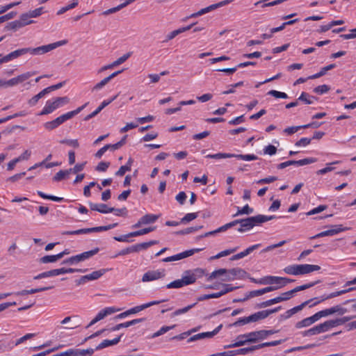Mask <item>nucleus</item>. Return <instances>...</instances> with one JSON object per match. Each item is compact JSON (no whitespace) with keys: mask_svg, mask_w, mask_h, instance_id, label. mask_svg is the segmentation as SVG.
Segmentation results:
<instances>
[{"mask_svg":"<svg viewBox=\"0 0 356 356\" xmlns=\"http://www.w3.org/2000/svg\"><path fill=\"white\" fill-rule=\"evenodd\" d=\"M67 43V40H63L60 41H57L54 43L40 46L38 47H25L22 49H18L15 50L10 54H12L13 58L15 59L21 56H23L26 54H30L33 56H40L45 54L59 47L63 46Z\"/></svg>","mask_w":356,"mask_h":356,"instance_id":"1","label":"nucleus"},{"mask_svg":"<svg viewBox=\"0 0 356 356\" xmlns=\"http://www.w3.org/2000/svg\"><path fill=\"white\" fill-rule=\"evenodd\" d=\"M274 218H276L275 216H265L259 214L245 219H237L228 222L227 224L231 225L230 228L237 224H240V227L238 229V231L239 232H244L251 229L256 225H261Z\"/></svg>","mask_w":356,"mask_h":356,"instance_id":"2","label":"nucleus"},{"mask_svg":"<svg viewBox=\"0 0 356 356\" xmlns=\"http://www.w3.org/2000/svg\"><path fill=\"white\" fill-rule=\"evenodd\" d=\"M321 269V266L312 264H292L289 265L283 268V271L291 275H302L317 271Z\"/></svg>","mask_w":356,"mask_h":356,"instance_id":"3","label":"nucleus"},{"mask_svg":"<svg viewBox=\"0 0 356 356\" xmlns=\"http://www.w3.org/2000/svg\"><path fill=\"white\" fill-rule=\"evenodd\" d=\"M88 103H86L81 106L78 107L76 109L64 113L59 117L56 118L52 121L47 122L44 124V127L49 131L54 130L58 127L60 124L64 123L65 121L72 118L74 116L79 114L86 106Z\"/></svg>","mask_w":356,"mask_h":356,"instance_id":"4","label":"nucleus"},{"mask_svg":"<svg viewBox=\"0 0 356 356\" xmlns=\"http://www.w3.org/2000/svg\"><path fill=\"white\" fill-rule=\"evenodd\" d=\"M69 102L70 99L67 97H59L49 99L46 102L45 106L38 115H44L51 113L58 108L68 104Z\"/></svg>","mask_w":356,"mask_h":356,"instance_id":"5","label":"nucleus"},{"mask_svg":"<svg viewBox=\"0 0 356 356\" xmlns=\"http://www.w3.org/2000/svg\"><path fill=\"white\" fill-rule=\"evenodd\" d=\"M157 241H149L148 242H144L141 243H137L134 245L129 246L124 249L121 250L116 254L112 257V258H116L118 256H123L134 252H138L141 250H146L153 245L157 244Z\"/></svg>","mask_w":356,"mask_h":356,"instance_id":"6","label":"nucleus"},{"mask_svg":"<svg viewBox=\"0 0 356 356\" xmlns=\"http://www.w3.org/2000/svg\"><path fill=\"white\" fill-rule=\"evenodd\" d=\"M205 274V270L200 268L193 270H188L184 272L181 280L184 286L194 284L199 278L202 277Z\"/></svg>","mask_w":356,"mask_h":356,"instance_id":"7","label":"nucleus"},{"mask_svg":"<svg viewBox=\"0 0 356 356\" xmlns=\"http://www.w3.org/2000/svg\"><path fill=\"white\" fill-rule=\"evenodd\" d=\"M165 302L164 300H154V301H151V302H147V303H145V304H143V305H138V306H136L134 307H132L124 312H122L119 314H118L115 318L116 319H122V318H126L127 316L131 315V314H136V313H138L151 306H153V305H159L161 302Z\"/></svg>","mask_w":356,"mask_h":356,"instance_id":"8","label":"nucleus"},{"mask_svg":"<svg viewBox=\"0 0 356 356\" xmlns=\"http://www.w3.org/2000/svg\"><path fill=\"white\" fill-rule=\"evenodd\" d=\"M334 327L331 320L325 321L323 323L318 324L307 330H305L302 335L304 337L313 336L321 333L325 332L330 329Z\"/></svg>","mask_w":356,"mask_h":356,"instance_id":"9","label":"nucleus"},{"mask_svg":"<svg viewBox=\"0 0 356 356\" xmlns=\"http://www.w3.org/2000/svg\"><path fill=\"white\" fill-rule=\"evenodd\" d=\"M318 282H319V281H316V282H309V283H307V284H302L300 286H298L291 291L281 293V295L280 296L282 298V301L289 300L293 296V295L296 293L299 292L300 291L308 289L311 287H313Z\"/></svg>","mask_w":356,"mask_h":356,"instance_id":"10","label":"nucleus"},{"mask_svg":"<svg viewBox=\"0 0 356 356\" xmlns=\"http://www.w3.org/2000/svg\"><path fill=\"white\" fill-rule=\"evenodd\" d=\"M316 161H317V159L313 158V157L305 158V159H300L298 161L291 160V161H285V162L278 164L277 168L278 169H284V168H285L289 165H292L302 166V165L314 163Z\"/></svg>","mask_w":356,"mask_h":356,"instance_id":"11","label":"nucleus"},{"mask_svg":"<svg viewBox=\"0 0 356 356\" xmlns=\"http://www.w3.org/2000/svg\"><path fill=\"white\" fill-rule=\"evenodd\" d=\"M229 269L220 268L213 271L207 277V281H211L216 278H220L222 282H230L232 280H228L231 278V275L228 273Z\"/></svg>","mask_w":356,"mask_h":356,"instance_id":"12","label":"nucleus"},{"mask_svg":"<svg viewBox=\"0 0 356 356\" xmlns=\"http://www.w3.org/2000/svg\"><path fill=\"white\" fill-rule=\"evenodd\" d=\"M202 250V248H195V249L186 250L184 252L178 253L177 254L165 257L162 261L163 262H171V261L181 260L182 259L192 256L195 252H198L201 251Z\"/></svg>","mask_w":356,"mask_h":356,"instance_id":"13","label":"nucleus"},{"mask_svg":"<svg viewBox=\"0 0 356 356\" xmlns=\"http://www.w3.org/2000/svg\"><path fill=\"white\" fill-rule=\"evenodd\" d=\"M165 275V273L163 269L156 270H149L143 275L142 277V282H147L157 280L164 277Z\"/></svg>","mask_w":356,"mask_h":356,"instance_id":"14","label":"nucleus"},{"mask_svg":"<svg viewBox=\"0 0 356 356\" xmlns=\"http://www.w3.org/2000/svg\"><path fill=\"white\" fill-rule=\"evenodd\" d=\"M159 215L152 213L145 214V216H142L136 224L133 225L131 227L134 229L138 228L143 225L152 224L155 222L159 218Z\"/></svg>","mask_w":356,"mask_h":356,"instance_id":"15","label":"nucleus"},{"mask_svg":"<svg viewBox=\"0 0 356 356\" xmlns=\"http://www.w3.org/2000/svg\"><path fill=\"white\" fill-rule=\"evenodd\" d=\"M222 325L220 324L218 325L216 329H214L211 332H202L198 333L197 334H195L192 337H191L188 340V343H191L197 340L203 339L205 338H212L213 336H215L216 334L219 332V331L222 329Z\"/></svg>","mask_w":356,"mask_h":356,"instance_id":"16","label":"nucleus"},{"mask_svg":"<svg viewBox=\"0 0 356 356\" xmlns=\"http://www.w3.org/2000/svg\"><path fill=\"white\" fill-rule=\"evenodd\" d=\"M344 231V229L342 227V225H336L333 229H330L328 230H325L323 232H321L315 236H312L310 238H317L324 236H334L335 234H337L341 232Z\"/></svg>","mask_w":356,"mask_h":356,"instance_id":"17","label":"nucleus"},{"mask_svg":"<svg viewBox=\"0 0 356 356\" xmlns=\"http://www.w3.org/2000/svg\"><path fill=\"white\" fill-rule=\"evenodd\" d=\"M122 72V70L116 71L111 74H110L108 76L103 79L101 81L95 84L93 88H92V92L97 91L101 90L106 84H107L111 79L115 78L116 76H118L119 74Z\"/></svg>","mask_w":356,"mask_h":356,"instance_id":"18","label":"nucleus"},{"mask_svg":"<svg viewBox=\"0 0 356 356\" xmlns=\"http://www.w3.org/2000/svg\"><path fill=\"white\" fill-rule=\"evenodd\" d=\"M145 320V318H136V319H134V320H131V321H127V322H124V323H119V324L116 325L115 326L111 327L110 329V330L113 331V332L117 331V330H120L122 328L128 327L129 326L134 325L138 324L139 323L143 322Z\"/></svg>","mask_w":356,"mask_h":356,"instance_id":"19","label":"nucleus"},{"mask_svg":"<svg viewBox=\"0 0 356 356\" xmlns=\"http://www.w3.org/2000/svg\"><path fill=\"white\" fill-rule=\"evenodd\" d=\"M121 309L120 308H116L115 307H105L104 309L100 310L97 314L96 315V317L99 320H102L103 318H104L106 316H107L108 315H110V314H114L117 312H119L120 311Z\"/></svg>","mask_w":356,"mask_h":356,"instance_id":"20","label":"nucleus"},{"mask_svg":"<svg viewBox=\"0 0 356 356\" xmlns=\"http://www.w3.org/2000/svg\"><path fill=\"white\" fill-rule=\"evenodd\" d=\"M248 337L249 338L248 341H250V343H256L259 341L264 340V336L263 330L254 331L247 333Z\"/></svg>","mask_w":356,"mask_h":356,"instance_id":"21","label":"nucleus"},{"mask_svg":"<svg viewBox=\"0 0 356 356\" xmlns=\"http://www.w3.org/2000/svg\"><path fill=\"white\" fill-rule=\"evenodd\" d=\"M228 273H229L232 277L231 278L229 277V280H232L236 279H243L246 275V272L241 268H234L229 269Z\"/></svg>","mask_w":356,"mask_h":356,"instance_id":"22","label":"nucleus"},{"mask_svg":"<svg viewBox=\"0 0 356 356\" xmlns=\"http://www.w3.org/2000/svg\"><path fill=\"white\" fill-rule=\"evenodd\" d=\"M99 251V248H95L93 250H91L90 251L84 252L81 254H76V260H78V262H81L83 261H85L86 259H88L89 258L93 257L96 254H97Z\"/></svg>","mask_w":356,"mask_h":356,"instance_id":"23","label":"nucleus"},{"mask_svg":"<svg viewBox=\"0 0 356 356\" xmlns=\"http://www.w3.org/2000/svg\"><path fill=\"white\" fill-rule=\"evenodd\" d=\"M121 337H122V335H120L112 340H109V339L104 340L96 347L95 350H101V349L105 348L111 346H114V345L118 344L120 341Z\"/></svg>","mask_w":356,"mask_h":356,"instance_id":"24","label":"nucleus"},{"mask_svg":"<svg viewBox=\"0 0 356 356\" xmlns=\"http://www.w3.org/2000/svg\"><path fill=\"white\" fill-rule=\"evenodd\" d=\"M118 226V223L111 224L106 226H99L92 228H85L86 234H89L92 232H103L111 229Z\"/></svg>","mask_w":356,"mask_h":356,"instance_id":"25","label":"nucleus"},{"mask_svg":"<svg viewBox=\"0 0 356 356\" xmlns=\"http://www.w3.org/2000/svg\"><path fill=\"white\" fill-rule=\"evenodd\" d=\"M53 287H54L53 286H45V287H41V288H38V289H32L30 290H22L21 291L17 292L15 294L17 296H25V295H28V294H33V293L51 289H53Z\"/></svg>","mask_w":356,"mask_h":356,"instance_id":"26","label":"nucleus"},{"mask_svg":"<svg viewBox=\"0 0 356 356\" xmlns=\"http://www.w3.org/2000/svg\"><path fill=\"white\" fill-rule=\"evenodd\" d=\"M90 208L92 211H97L102 213H110L109 209L108 206L105 204H94L90 202L89 204Z\"/></svg>","mask_w":356,"mask_h":356,"instance_id":"27","label":"nucleus"},{"mask_svg":"<svg viewBox=\"0 0 356 356\" xmlns=\"http://www.w3.org/2000/svg\"><path fill=\"white\" fill-rule=\"evenodd\" d=\"M267 317H268V313L266 312H265L264 310L257 312L252 314L250 316H248L249 323L257 322L259 320L264 319Z\"/></svg>","mask_w":356,"mask_h":356,"instance_id":"28","label":"nucleus"},{"mask_svg":"<svg viewBox=\"0 0 356 356\" xmlns=\"http://www.w3.org/2000/svg\"><path fill=\"white\" fill-rule=\"evenodd\" d=\"M108 271V269L102 268L99 270H95L92 272L90 274L86 275V278L88 281L96 280L101 277L103 275H104Z\"/></svg>","mask_w":356,"mask_h":356,"instance_id":"29","label":"nucleus"},{"mask_svg":"<svg viewBox=\"0 0 356 356\" xmlns=\"http://www.w3.org/2000/svg\"><path fill=\"white\" fill-rule=\"evenodd\" d=\"M230 225H231L230 224H225V225L218 227V229H215L213 231L208 232L204 233L202 235L199 236L198 238H204V237H207V236H209L214 235V234H216L217 233L225 232L228 229L230 228Z\"/></svg>","mask_w":356,"mask_h":356,"instance_id":"30","label":"nucleus"},{"mask_svg":"<svg viewBox=\"0 0 356 356\" xmlns=\"http://www.w3.org/2000/svg\"><path fill=\"white\" fill-rule=\"evenodd\" d=\"M316 99H317L315 97L311 96L305 92H302L300 97L298 98V100L302 101L307 104H312Z\"/></svg>","mask_w":356,"mask_h":356,"instance_id":"31","label":"nucleus"},{"mask_svg":"<svg viewBox=\"0 0 356 356\" xmlns=\"http://www.w3.org/2000/svg\"><path fill=\"white\" fill-rule=\"evenodd\" d=\"M156 227L155 226L145 227V228L141 229L138 231L130 232L129 235H131V236H139L145 235V234H147L149 232L154 231L156 229Z\"/></svg>","mask_w":356,"mask_h":356,"instance_id":"32","label":"nucleus"},{"mask_svg":"<svg viewBox=\"0 0 356 356\" xmlns=\"http://www.w3.org/2000/svg\"><path fill=\"white\" fill-rule=\"evenodd\" d=\"M47 94H48L47 91L45 90V88L43 89L38 94H37L36 95L33 96L31 99H30L29 100V102H28L29 104L31 106H35L38 103V100L40 99H41L42 97H43Z\"/></svg>","mask_w":356,"mask_h":356,"instance_id":"33","label":"nucleus"},{"mask_svg":"<svg viewBox=\"0 0 356 356\" xmlns=\"http://www.w3.org/2000/svg\"><path fill=\"white\" fill-rule=\"evenodd\" d=\"M59 258V255L54 254V255H46L40 259V263L41 264H48V263H54L57 261Z\"/></svg>","mask_w":356,"mask_h":356,"instance_id":"34","label":"nucleus"},{"mask_svg":"<svg viewBox=\"0 0 356 356\" xmlns=\"http://www.w3.org/2000/svg\"><path fill=\"white\" fill-rule=\"evenodd\" d=\"M35 72H26L15 77L18 84L23 83L30 77L35 74Z\"/></svg>","mask_w":356,"mask_h":356,"instance_id":"35","label":"nucleus"},{"mask_svg":"<svg viewBox=\"0 0 356 356\" xmlns=\"http://www.w3.org/2000/svg\"><path fill=\"white\" fill-rule=\"evenodd\" d=\"M233 155L232 158H236L238 159L243 160V161H255L258 159V157L254 154H232Z\"/></svg>","mask_w":356,"mask_h":356,"instance_id":"36","label":"nucleus"},{"mask_svg":"<svg viewBox=\"0 0 356 356\" xmlns=\"http://www.w3.org/2000/svg\"><path fill=\"white\" fill-rule=\"evenodd\" d=\"M233 155L230 153H217L213 154H207L206 158L209 159H227L232 158Z\"/></svg>","mask_w":356,"mask_h":356,"instance_id":"37","label":"nucleus"},{"mask_svg":"<svg viewBox=\"0 0 356 356\" xmlns=\"http://www.w3.org/2000/svg\"><path fill=\"white\" fill-rule=\"evenodd\" d=\"M202 227H203L202 225L187 227L186 229H184L182 230L177 232V234H180V235H186V234H188L195 232L202 229Z\"/></svg>","mask_w":356,"mask_h":356,"instance_id":"38","label":"nucleus"},{"mask_svg":"<svg viewBox=\"0 0 356 356\" xmlns=\"http://www.w3.org/2000/svg\"><path fill=\"white\" fill-rule=\"evenodd\" d=\"M27 23H22L19 19L13 21L8 24V25L6 26L8 29H12V30H17L18 29H20L22 27H24L26 26Z\"/></svg>","mask_w":356,"mask_h":356,"instance_id":"39","label":"nucleus"},{"mask_svg":"<svg viewBox=\"0 0 356 356\" xmlns=\"http://www.w3.org/2000/svg\"><path fill=\"white\" fill-rule=\"evenodd\" d=\"M70 173V170H60L54 175L53 179L55 181H60L65 179Z\"/></svg>","mask_w":356,"mask_h":356,"instance_id":"40","label":"nucleus"},{"mask_svg":"<svg viewBox=\"0 0 356 356\" xmlns=\"http://www.w3.org/2000/svg\"><path fill=\"white\" fill-rule=\"evenodd\" d=\"M246 336H248L247 333L237 336L236 344L238 345V347L244 346L247 343H250V341H248L249 338Z\"/></svg>","mask_w":356,"mask_h":356,"instance_id":"41","label":"nucleus"},{"mask_svg":"<svg viewBox=\"0 0 356 356\" xmlns=\"http://www.w3.org/2000/svg\"><path fill=\"white\" fill-rule=\"evenodd\" d=\"M277 276H272V275H268L265 276L259 280V284H264V285H273L274 280H276Z\"/></svg>","mask_w":356,"mask_h":356,"instance_id":"42","label":"nucleus"},{"mask_svg":"<svg viewBox=\"0 0 356 356\" xmlns=\"http://www.w3.org/2000/svg\"><path fill=\"white\" fill-rule=\"evenodd\" d=\"M253 211L254 210H253L252 208L250 207L248 204H246L243 207H242L241 209L238 208L236 213H235L234 215V216H239V215H243V214L249 215V214L252 213Z\"/></svg>","mask_w":356,"mask_h":356,"instance_id":"43","label":"nucleus"},{"mask_svg":"<svg viewBox=\"0 0 356 356\" xmlns=\"http://www.w3.org/2000/svg\"><path fill=\"white\" fill-rule=\"evenodd\" d=\"M352 318H353V316H343L342 318H337V319H334V320H331V321H332V323L334 327L338 325H341L346 323V322L350 321Z\"/></svg>","mask_w":356,"mask_h":356,"instance_id":"44","label":"nucleus"},{"mask_svg":"<svg viewBox=\"0 0 356 356\" xmlns=\"http://www.w3.org/2000/svg\"><path fill=\"white\" fill-rule=\"evenodd\" d=\"M183 286H184V284L181 278L174 280L166 285L167 289H179Z\"/></svg>","mask_w":356,"mask_h":356,"instance_id":"45","label":"nucleus"},{"mask_svg":"<svg viewBox=\"0 0 356 356\" xmlns=\"http://www.w3.org/2000/svg\"><path fill=\"white\" fill-rule=\"evenodd\" d=\"M195 331V329H192V330H188L187 332H184L183 333H181V334H179L178 335L174 336V337H171L170 339V340H178V341L183 340V339H186L187 337H188L189 335H191Z\"/></svg>","mask_w":356,"mask_h":356,"instance_id":"46","label":"nucleus"},{"mask_svg":"<svg viewBox=\"0 0 356 356\" xmlns=\"http://www.w3.org/2000/svg\"><path fill=\"white\" fill-rule=\"evenodd\" d=\"M236 250H237V248H233V249H229V250H225L221 251L218 254H217L216 255L213 256L211 259H220V258H221L222 257H225V256L229 255L230 254L234 252Z\"/></svg>","mask_w":356,"mask_h":356,"instance_id":"47","label":"nucleus"},{"mask_svg":"<svg viewBox=\"0 0 356 356\" xmlns=\"http://www.w3.org/2000/svg\"><path fill=\"white\" fill-rule=\"evenodd\" d=\"M240 288V286H232V284H223V289L219 291L220 297L229 292L233 291L236 289Z\"/></svg>","mask_w":356,"mask_h":356,"instance_id":"48","label":"nucleus"},{"mask_svg":"<svg viewBox=\"0 0 356 356\" xmlns=\"http://www.w3.org/2000/svg\"><path fill=\"white\" fill-rule=\"evenodd\" d=\"M197 303L195 302L193 304H191V305H189L184 308H181V309H178L177 310H175L172 315L174 316H179V315H181L182 314H184V313H186L187 312H188L191 309H192L193 307H194L195 306Z\"/></svg>","mask_w":356,"mask_h":356,"instance_id":"49","label":"nucleus"},{"mask_svg":"<svg viewBox=\"0 0 356 356\" xmlns=\"http://www.w3.org/2000/svg\"><path fill=\"white\" fill-rule=\"evenodd\" d=\"M312 324H313L312 319L310 318V317H307L300 321H298L296 324V328H302L304 327H308V326L311 325Z\"/></svg>","mask_w":356,"mask_h":356,"instance_id":"50","label":"nucleus"},{"mask_svg":"<svg viewBox=\"0 0 356 356\" xmlns=\"http://www.w3.org/2000/svg\"><path fill=\"white\" fill-rule=\"evenodd\" d=\"M339 163H340V161H333L332 163H327V166L325 168H322V169L318 170L316 173L318 175H324V174H325L327 172H331V171H332L334 170V168L330 167L329 165H334V164H338Z\"/></svg>","mask_w":356,"mask_h":356,"instance_id":"51","label":"nucleus"},{"mask_svg":"<svg viewBox=\"0 0 356 356\" xmlns=\"http://www.w3.org/2000/svg\"><path fill=\"white\" fill-rule=\"evenodd\" d=\"M268 95H271L275 98H282V99H287L288 95L283 92H280L275 90H271L268 92Z\"/></svg>","mask_w":356,"mask_h":356,"instance_id":"52","label":"nucleus"},{"mask_svg":"<svg viewBox=\"0 0 356 356\" xmlns=\"http://www.w3.org/2000/svg\"><path fill=\"white\" fill-rule=\"evenodd\" d=\"M109 211L110 213L114 212V214L118 216H126L127 215V209L125 207L122 209H115L113 207H110Z\"/></svg>","mask_w":356,"mask_h":356,"instance_id":"53","label":"nucleus"},{"mask_svg":"<svg viewBox=\"0 0 356 356\" xmlns=\"http://www.w3.org/2000/svg\"><path fill=\"white\" fill-rule=\"evenodd\" d=\"M356 289V287H351V288H349L348 289H344V290H341V291H335V292H332L330 294H328V298H335L337 296H341V295H343V294H345L349 291H353V290H355Z\"/></svg>","mask_w":356,"mask_h":356,"instance_id":"54","label":"nucleus"},{"mask_svg":"<svg viewBox=\"0 0 356 356\" xmlns=\"http://www.w3.org/2000/svg\"><path fill=\"white\" fill-rule=\"evenodd\" d=\"M329 90L330 87L327 85L323 84L316 87L314 89V92L319 95H323L327 92Z\"/></svg>","mask_w":356,"mask_h":356,"instance_id":"55","label":"nucleus"},{"mask_svg":"<svg viewBox=\"0 0 356 356\" xmlns=\"http://www.w3.org/2000/svg\"><path fill=\"white\" fill-rule=\"evenodd\" d=\"M131 56V52L124 54L113 63V65L118 66L124 63Z\"/></svg>","mask_w":356,"mask_h":356,"instance_id":"56","label":"nucleus"},{"mask_svg":"<svg viewBox=\"0 0 356 356\" xmlns=\"http://www.w3.org/2000/svg\"><path fill=\"white\" fill-rule=\"evenodd\" d=\"M198 215L197 213H188L186 214L181 220V222H188L193 220H195L196 218H197Z\"/></svg>","mask_w":356,"mask_h":356,"instance_id":"57","label":"nucleus"},{"mask_svg":"<svg viewBox=\"0 0 356 356\" xmlns=\"http://www.w3.org/2000/svg\"><path fill=\"white\" fill-rule=\"evenodd\" d=\"M263 151L264 154L273 156L276 154L277 148L273 145H268L264 148Z\"/></svg>","mask_w":356,"mask_h":356,"instance_id":"58","label":"nucleus"},{"mask_svg":"<svg viewBox=\"0 0 356 356\" xmlns=\"http://www.w3.org/2000/svg\"><path fill=\"white\" fill-rule=\"evenodd\" d=\"M60 143L62 144H66L69 146L77 148L79 146V143L78 142V140L76 139H64L60 140Z\"/></svg>","mask_w":356,"mask_h":356,"instance_id":"59","label":"nucleus"},{"mask_svg":"<svg viewBox=\"0 0 356 356\" xmlns=\"http://www.w3.org/2000/svg\"><path fill=\"white\" fill-rule=\"evenodd\" d=\"M28 13L31 17H38L40 16L41 15H42L44 13V11L43 7H40L35 10H30Z\"/></svg>","mask_w":356,"mask_h":356,"instance_id":"60","label":"nucleus"},{"mask_svg":"<svg viewBox=\"0 0 356 356\" xmlns=\"http://www.w3.org/2000/svg\"><path fill=\"white\" fill-rule=\"evenodd\" d=\"M29 18L31 17L29 16V13H23L20 15L19 21L22 23H27L26 25H29L35 22L34 20L29 19Z\"/></svg>","mask_w":356,"mask_h":356,"instance_id":"61","label":"nucleus"},{"mask_svg":"<svg viewBox=\"0 0 356 356\" xmlns=\"http://www.w3.org/2000/svg\"><path fill=\"white\" fill-rule=\"evenodd\" d=\"M95 352L92 348H88L86 350L76 349V353L78 356H91Z\"/></svg>","mask_w":356,"mask_h":356,"instance_id":"62","label":"nucleus"},{"mask_svg":"<svg viewBox=\"0 0 356 356\" xmlns=\"http://www.w3.org/2000/svg\"><path fill=\"white\" fill-rule=\"evenodd\" d=\"M312 138H302L295 143V145L297 147H306L310 144Z\"/></svg>","mask_w":356,"mask_h":356,"instance_id":"63","label":"nucleus"},{"mask_svg":"<svg viewBox=\"0 0 356 356\" xmlns=\"http://www.w3.org/2000/svg\"><path fill=\"white\" fill-rule=\"evenodd\" d=\"M110 166L109 162L102 161L96 166V170L99 172H105Z\"/></svg>","mask_w":356,"mask_h":356,"instance_id":"64","label":"nucleus"}]
</instances>
